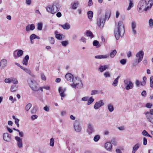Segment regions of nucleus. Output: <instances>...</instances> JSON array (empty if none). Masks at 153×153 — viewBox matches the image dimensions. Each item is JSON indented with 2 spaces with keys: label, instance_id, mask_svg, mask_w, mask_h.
<instances>
[{
  "label": "nucleus",
  "instance_id": "nucleus-23",
  "mask_svg": "<svg viewBox=\"0 0 153 153\" xmlns=\"http://www.w3.org/2000/svg\"><path fill=\"white\" fill-rule=\"evenodd\" d=\"M107 107L108 109L109 112H112L114 111V105L111 103H108L107 105Z\"/></svg>",
  "mask_w": 153,
  "mask_h": 153
},
{
  "label": "nucleus",
  "instance_id": "nucleus-42",
  "mask_svg": "<svg viewBox=\"0 0 153 153\" xmlns=\"http://www.w3.org/2000/svg\"><path fill=\"white\" fill-rule=\"evenodd\" d=\"M11 82L13 83L14 84H17L18 82L17 79L13 77H11Z\"/></svg>",
  "mask_w": 153,
  "mask_h": 153
},
{
  "label": "nucleus",
  "instance_id": "nucleus-49",
  "mask_svg": "<svg viewBox=\"0 0 153 153\" xmlns=\"http://www.w3.org/2000/svg\"><path fill=\"white\" fill-rule=\"evenodd\" d=\"M117 128L120 131H123L125 130L126 128L125 126H121L119 127H117Z\"/></svg>",
  "mask_w": 153,
  "mask_h": 153
},
{
  "label": "nucleus",
  "instance_id": "nucleus-30",
  "mask_svg": "<svg viewBox=\"0 0 153 153\" xmlns=\"http://www.w3.org/2000/svg\"><path fill=\"white\" fill-rule=\"evenodd\" d=\"M87 15L88 19L91 20L93 17V13L92 11H89L87 13Z\"/></svg>",
  "mask_w": 153,
  "mask_h": 153
},
{
  "label": "nucleus",
  "instance_id": "nucleus-55",
  "mask_svg": "<svg viewBox=\"0 0 153 153\" xmlns=\"http://www.w3.org/2000/svg\"><path fill=\"white\" fill-rule=\"evenodd\" d=\"M4 82L6 83H10L11 82V78L5 79H4Z\"/></svg>",
  "mask_w": 153,
  "mask_h": 153
},
{
  "label": "nucleus",
  "instance_id": "nucleus-14",
  "mask_svg": "<svg viewBox=\"0 0 153 153\" xmlns=\"http://www.w3.org/2000/svg\"><path fill=\"white\" fill-rule=\"evenodd\" d=\"M15 140L17 141V145L19 148H21L23 147L22 139L20 137L16 136L15 137Z\"/></svg>",
  "mask_w": 153,
  "mask_h": 153
},
{
  "label": "nucleus",
  "instance_id": "nucleus-50",
  "mask_svg": "<svg viewBox=\"0 0 153 153\" xmlns=\"http://www.w3.org/2000/svg\"><path fill=\"white\" fill-rule=\"evenodd\" d=\"M98 94V91L97 90H93L91 91V95H94Z\"/></svg>",
  "mask_w": 153,
  "mask_h": 153
},
{
  "label": "nucleus",
  "instance_id": "nucleus-59",
  "mask_svg": "<svg viewBox=\"0 0 153 153\" xmlns=\"http://www.w3.org/2000/svg\"><path fill=\"white\" fill-rule=\"evenodd\" d=\"M111 143L112 144L115 146H116L117 144V141L115 139H113L111 140Z\"/></svg>",
  "mask_w": 153,
  "mask_h": 153
},
{
  "label": "nucleus",
  "instance_id": "nucleus-26",
  "mask_svg": "<svg viewBox=\"0 0 153 153\" xmlns=\"http://www.w3.org/2000/svg\"><path fill=\"white\" fill-rule=\"evenodd\" d=\"M109 57V55H97L95 56V58L97 59H106Z\"/></svg>",
  "mask_w": 153,
  "mask_h": 153
},
{
  "label": "nucleus",
  "instance_id": "nucleus-22",
  "mask_svg": "<svg viewBox=\"0 0 153 153\" xmlns=\"http://www.w3.org/2000/svg\"><path fill=\"white\" fill-rule=\"evenodd\" d=\"M105 149L108 151H111L112 149V144L111 143L107 142H106L105 145Z\"/></svg>",
  "mask_w": 153,
  "mask_h": 153
},
{
  "label": "nucleus",
  "instance_id": "nucleus-37",
  "mask_svg": "<svg viewBox=\"0 0 153 153\" xmlns=\"http://www.w3.org/2000/svg\"><path fill=\"white\" fill-rule=\"evenodd\" d=\"M78 3L77 2H76L71 4V8L73 9H76L77 8Z\"/></svg>",
  "mask_w": 153,
  "mask_h": 153
},
{
  "label": "nucleus",
  "instance_id": "nucleus-24",
  "mask_svg": "<svg viewBox=\"0 0 153 153\" xmlns=\"http://www.w3.org/2000/svg\"><path fill=\"white\" fill-rule=\"evenodd\" d=\"M7 65V61L5 59H3L1 60L0 62V66L2 68H4L6 67Z\"/></svg>",
  "mask_w": 153,
  "mask_h": 153
},
{
  "label": "nucleus",
  "instance_id": "nucleus-28",
  "mask_svg": "<svg viewBox=\"0 0 153 153\" xmlns=\"http://www.w3.org/2000/svg\"><path fill=\"white\" fill-rule=\"evenodd\" d=\"M120 76H118L114 80L112 83V85L114 87H116L117 86L118 81V79L120 78Z\"/></svg>",
  "mask_w": 153,
  "mask_h": 153
},
{
  "label": "nucleus",
  "instance_id": "nucleus-53",
  "mask_svg": "<svg viewBox=\"0 0 153 153\" xmlns=\"http://www.w3.org/2000/svg\"><path fill=\"white\" fill-rule=\"evenodd\" d=\"M36 35L34 34H32V35H30V39H31V40H33L36 39Z\"/></svg>",
  "mask_w": 153,
  "mask_h": 153
},
{
  "label": "nucleus",
  "instance_id": "nucleus-60",
  "mask_svg": "<svg viewBox=\"0 0 153 153\" xmlns=\"http://www.w3.org/2000/svg\"><path fill=\"white\" fill-rule=\"evenodd\" d=\"M37 117L38 116L36 115H33L31 116V119L33 120L36 119Z\"/></svg>",
  "mask_w": 153,
  "mask_h": 153
},
{
  "label": "nucleus",
  "instance_id": "nucleus-41",
  "mask_svg": "<svg viewBox=\"0 0 153 153\" xmlns=\"http://www.w3.org/2000/svg\"><path fill=\"white\" fill-rule=\"evenodd\" d=\"M149 26L150 28H152L153 27V20L151 19L149 21Z\"/></svg>",
  "mask_w": 153,
  "mask_h": 153
},
{
  "label": "nucleus",
  "instance_id": "nucleus-35",
  "mask_svg": "<svg viewBox=\"0 0 153 153\" xmlns=\"http://www.w3.org/2000/svg\"><path fill=\"white\" fill-rule=\"evenodd\" d=\"M17 86L16 85H12L11 86L10 88V91L12 92H14L16 91L17 89Z\"/></svg>",
  "mask_w": 153,
  "mask_h": 153
},
{
  "label": "nucleus",
  "instance_id": "nucleus-1",
  "mask_svg": "<svg viewBox=\"0 0 153 153\" xmlns=\"http://www.w3.org/2000/svg\"><path fill=\"white\" fill-rule=\"evenodd\" d=\"M125 33L124 25L123 23L119 21L118 23L117 27L114 30V36L117 40L119 39L120 37H122Z\"/></svg>",
  "mask_w": 153,
  "mask_h": 153
},
{
  "label": "nucleus",
  "instance_id": "nucleus-61",
  "mask_svg": "<svg viewBox=\"0 0 153 153\" xmlns=\"http://www.w3.org/2000/svg\"><path fill=\"white\" fill-rule=\"evenodd\" d=\"M9 100L12 102V103H13L14 102L16 101V99L15 98H13V97L11 96L9 97Z\"/></svg>",
  "mask_w": 153,
  "mask_h": 153
},
{
  "label": "nucleus",
  "instance_id": "nucleus-36",
  "mask_svg": "<svg viewBox=\"0 0 153 153\" xmlns=\"http://www.w3.org/2000/svg\"><path fill=\"white\" fill-rule=\"evenodd\" d=\"M117 53V51L115 50H114L111 52L110 54V56L111 58H114Z\"/></svg>",
  "mask_w": 153,
  "mask_h": 153
},
{
  "label": "nucleus",
  "instance_id": "nucleus-46",
  "mask_svg": "<svg viewBox=\"0 0 153 153\" xmlns=\"http://www.w3.org/2000/svg\"><path fill=\"white\" fill-rule=\"evenodd\" d=\"M61 44L63 46L65 47L68 44V41H64L61 42Z\"/></svg>",
  "mask_w": 153,
  "mask_h": 153
},
{
  "label": "nucleus",
  "instance_id": "nucleus-2",
  "mask_svg": "<svg viewBox=\"0 0 153 153\" xmlns=\"http://www.w3.org/2000/svg\"><path fill=\"white\" fill-rule=\"evenodd\" d=\"M110 15V12L108 11L106 12L105 16L102 15L97 18V24L100 28L103 27L105 22V19L108 20L109 18Z\"/></svg>",
  "mask_w": 153,
  "mask_h": 153
},
{
  "label": "nucleus",
  "instance_id": "nucleus-7",
  "mask_svg": "<svg viewBox=\"0 0 153 153\" xmlns=\"http://www.w3.org/2000/svg\"><path fill=\"white\" fill-rule=\"evenodd\" d=\"M28 82L30 87L32 90L35 91L38 90V84L36 81L32 79H30L28 80Z\"/></svg>",
  "mask_w": 153,
  "mask_h": 153
},
{
  "label": "nucleus",
  "instance_id": "nucleus-16",
  "mask_svg": "<svg viewBox=\"0 0 153 153\" xmlns=\"http://www.w3.org/2000/svg\"><path fill=\"white\" fill-rule=\"evenodd\" d=\"M131 27L133 34L135 35L136 34L137 31L135 29L136 27V23L135 21H133L131 22Z\"/></svg>",
  "mask_w": 153,
  "mask_h": 153
},
{
  "label": "nucleus",
  "instance_id": "nucleus-27",
  "mask_svg": "<svg viewBox=\"0 0 153 153\" xmlns=\"http://www.w3.org/2000/svg\"><path fill=\"white\" fill-rule=\"evenodd\" d=\"M29 59V56L28 55H27L25 56L23 60L22 63L23 64L27 65V64L28 61Z\"/></svg>",
  "mask_w": 153,
  "mask_h": 153
},
{
  "label": "nucleus",
  "instance_id": "nucleus-4",
  "mask_svg": "<svg viewBox=\"0 0 153 153\" xmlns=\"http://www.w3.org/2000/svg\"><path fill=\"white\" fill-rule=\"evenodd\" d=\"M73 83L70 84V85L73 88L80 89L82 88L83 85L82 80L79 78L75 77L73 80Z\"/></svg>",
  "mask_w": 153,
  "mask_h": 153
},
{
  "label": "nucleus",
  "instance_id": "nucleus-43",
  "mask_svg": "<svg viewBox=\"0 0 153 153\" xmlns=\"http://www.w3.org/2000/svg\"><path fill=\"white\" fill-rule=\"evenodd\" d=\"M100 138V136L99 135H97L94 136L93 140L94 142H97L98 141Z\"/></svg>",
  "mask_w": 153,
  "mask_h": 153
},
{
  "label": "nucleus",
  "instance_id": "nucleus-19",
  "mask_svg": "<svg viewBox=\"0 0 153 153\" xmlns=\"http://www.w3.org/2000/svg\"><path fill=\"white\" fill-rule=\"evenodd\" d=\"M3 138L4 140L7 141L9 142L11 140V137L7 133H4L3 134Z\"/></svg>",
  "mask_w": 153,
  "mask_h": 153
},
{
  "label": "nucleus",
  "instance_id": "nucleus-40",
  "mask_svg": "<svg viewBox=\"0 0 153 153\" xmlns=\"http://www.w3.org/2000/svg\"><path fill=\"white\" fill-rule=\"evenodd\" d=\"M48 40H49L50 43L52 44H53L55 42L54 39L52 37H49L48 38Z\"/></svg>",
  "mask_w": 153,
  "mask_h": 153
},
{
  "label": "nucleus",
  "instance_id": "nucleus-11",
  "mask_svg": "<svg viewBox=\"0 0 153 153\" xmlns=\"http://www.w3.org/2000/svg\"><path fill=\"white\" fill-rule=\"evenodd\" d=\"M75 130L77 132H80L82 130V128L79 123L78 122H75L74 124Z\"/></svg>",
  "mask_w": 153,
  "mask_h": 153
},
{
  "label": "nucleus",
  "instance_id": "nucleus-63",
  "mask_svg": "<svg viewBox=\"0 0 153 153\" xmlns=\"http://www.w3.org/2000/svg\"><path fill=\"white\" fill-rule=\"evenodd\" d=\"M147 144V139L146 138L144 137L143 138V144L146 145Z\"/></svg>",
  "mask_w": 153,
  "mask_h": 153
},
{
  "label": "nucleus",
  "instance_id": "nucleus-10",
  "mask_svg": "<svg viewBox=\"0 0 153 153\" xmlns=\"http://www.w3.org/2000/svg\"><path fill=\"white\" fill-rule=\"evenodd\" d=\"M104 105L103 101L102 100H100L95 102L94 106V108L97 110Z\"/></svg>",
  "mask_w": 153,
  "mask_h": 153
},
{
  "label": "nucleus",
  "instance_id": "nucleus-56",
  "mask_svg": "<svg viewBox=\"0 0 153 153\" xmlns=\"http://www.w3.org/2000/svg\"><path fill=\"white\" fill-rule=\"evenodd\" d=\"M120 62L122 65H124L126 62V59H123Z\"/></svg>",
  "mask_w": 153,
  "mask_h": 153
},
{
  "label": "nucleus",
  "instance_id": "nucleus-47",
  "mask_svg": "<svg viewBox=\"0 0 153 153\" xmlns=\"http://www.w3.org/2000/svg\"><path fill=\"white\" fill-rule=\"evenodd\" d=\"M104 76L105 77H109L111 76V74L108 71L105 72L104 73Z\"/></svg>",
  "mask_w": 153,
  "mask_h": 153
},
{
  "label": "nucleus",
  "instance_id": "nucleus-51",
  "mask_svg": "<svg viewBox=\"0 0 153 153\" xmlns=\"http://www.w3.org/2000/svg\"><path fill=\"white\" fill-rule=\"evenodd\" d=\"M140 62H138V60L136 59L133 61L132 65L133 66H136L137 65L138 63Z\"/></svg>",
  "mask_w": 153,
  "mask_h": 153
},
{
  "label": "nucleus",
  "instance_id": "nucleus-15",
  "mask_svg": "<svg viewBox=\"0 0 153 153\" xmlns=\"http://www.w3.org/2000/svg\"><path fill=\"white\" fill-rule=\"evenodd\" d=\"M66 89L65 88H62L61 87H59L58 91L59 93L60 94V96L62 97H65L66 95L65 94V92L66 91Z\"/></svg>",
  "mask_w": 153,
  "mask_h": 153
},
{
  "label": "nucleus",
  "instance_id": "nucleus-6",
  "mask_svg": "<svg viewBox=\"0 0 153 153\" xmlns=\"http://www.w3.org/2000/svg\"><path fill=\"white\" fill-rule=\"evenodd\" d=\"M123 82L126 89L128 91L130 89H131L134 87V85L132 82L129 79H125Z\"/></svg>",
  "mask_w": 153,
  "mask_h": 153
},
{
  "label": "nucleus",
  "instance_id": "nucleus-12",
  "mask_svg": "<svg viewBox=\"0 0 153 153\" xmlns=\"http://www.w3.org/2000/svg\"><path fill=\"white\" fill-rule=\"evenodd\" d=\"M144 114L147 120L150 123L153 124V116L149 114V111H146L144 112Z\"/></svg>",
  "mask_w": 153,
  "mask_h": 153
},
{
  "label": "nucleus",
  "instance_id": "nucleus-33",
  "mask_svg": "<svg viewBox=\"0 0 153 153\" xmlns=\"http://www.w3.org/2000/svg\"><path fill=\"white\" fill-rule=\"evenodd\" d=\"M147 5L149 8V10H150L153 5V0H149L148 2Z\"/></svg>",
  "mask_w": 153,
  "mask_h": 153
},
{
  "label": "nucleus",
  "instance_id": "nucleus-57",
  "mask_svg": "<svg viewBox=\"0 0 153 153\" xmlns=\"http://www.w3.org/2000/svg\"><path fill=\"white\" fill-rule=\"evenodd\" d=\"M24 71L30 75H31V71L27 68H26Z\"/></svg>",
  "mask_w": 153,
  "mask_h": 153
},
{
  "label": "nucleus",
  "instance_id": "nucleus-3",
  "mask_svg": "<svg viewBox=\"0 0 153 153\" xmlns=\"http://www.w3.org/2000/svg\"><path fill=\"white\" fill-rule=\"evenodd\" d=\"M146 1L145 0L140 1L137 6V10L139 13H141L143 11L146 12L149 10Z\"/></svg>",
  "mask_w": 153,
  "mask_h": 153
},
{
  "label": "nucleus",
  "instance_id": "nucleus-52",
  "mask_svg": "<svg viewBox=\"0 0 153 153\" xmlns=\"http://www.w3.org/2000/svg\"><path fill=\"white\" fill-rule=\"evenodd\" d=\"M152 106V104L150 103H147L145 105L146 107L149 108H151Z\"/></svg>",
  "mask_w": 153,
  "mask_h": 153
},
{
  "label": "nucleus",
  "instance_id": "nucleus-17",
  "mask_svg": "<svg viewBox=\"0 0 153 153\" xmlns=\"http://www.w3.org/2000/svg\"><path fill=\"white\" fill-rule=\"evenodd\" d=\"M65 78L67 81L69 82H71L72 81H73L74 78L73 75L71 73L66 74L65 76Z\"/></svg>",
  "mask_w": 153,
  "mask_h": 153
},
{
  "label": "nucleus",
  "instance_id": "nucleus-31",
  "mask_svg": "<svg viewBox=\"0 0 153 153\" xmlns=\"http://www.w3.org/2000/svg\"><path fill=\"white\" fill-rule=\"evenodd\" d=\"M129 3L128 4V6L127 9L128 10H129L133 7L134 4L132 0H129Z\"/></svg>",
  "mask_w": 153,
  "mask_h": 153
},
{
  "label": "nucleus",
  "instance_id": "nucleus-13",
  "mask_svg": "<svg viewBox=\"0 0 153 153\" xmlns=\"http://www.w3.org/2000/svg\"><path fill=\"white\" fill-rule=\"evenodd\" d=\"M109 68V65H100L98 68V71L102 73L106 69H108Z\"/></svg>",
  "mask_w": 153,
  "mask_h": 153
},
{
  "label": "nucleus",
  "instance_id": "nucleus-5",
  "mask_svg": "<svg viewBox=\"0 0 153 153\" xmlns=\"http://www.w3.org/2000/svg\"><path fill=\"white\" fill-rule=\"evenodd\" d=\"M59 5L58 4L54 3L52 6L49 5L47 6L46 9L48 12L52 14L54 13L59 10Z\"/></svg>",
  "mask_w": 153,
  "mask_h": 153
},
{
  "label": "nucleus",
  "instance_id": "nucleus-44",
  "mask_svg": "<svg viewBox=\"0 0 153 153\" xmlns=\"http://www.w3.org/2000/svg\"><path fill=\"white\" fill-rule=\"evenodd\" d=\"M32 106V104L29 103L25 107V110L27 111H28L30 109Z\"/></svg>",
  "mask_w": 153,
  "mask_h": 153
},
{
  "label": "nucleus",
  "instance_id": "nucleus-32",
  "mask_svg": "<svg viewBox=\"0 0 153 153\" xmlns=\"http://www.w3.org/2000/svg\"><path fill=\"white\" fill-rule=\"evenodd\" d=\"M57 32L56 31H55V34H56V38L58 39V40H61L62 38L63 35L61 34H56V33Z\"/></svg>",
  "mask_w": 153,
  "mask_h": 153
},
{
  "label": "nucleus",
  "instance_id": "nucleus-45",
  "mask_svg": "<svg viewBox=\"0 0 153 153\" xmlns=\"http://www.w3.org/2000/svg\"><path fill=\"white\" fill-rule=\"evenodd\" d=\"M54 140L53 138H51L50 140V145L52 147H53L54 146Z\"/></svg>",
  "mask_w": 153,
  "mask_h": 153
},
{
  "label": "nucleus",
  "instance_id": "nucleus-64",
  "mask_svg": "<svg viewBox=\"0 0 153 153\" xmlns=\"http://www.w3.org/2000/svg\"><path fill=\"white\" fill-rule=\"evenodd\" d=\"M43 109L45 111L47 112L49 111L50 110L49 107L47 106L44 107L43 108Z\"/></svg>",
  "mask_w": 153,
  "mask_h": 153
},
{
  "label": "nucleus",
  "instance_id": "nucleus-20",
  "mask_svg": "<svg viewBox=\"0 0 153 153\" xmlns=\"http://www.w3.org/2000/svg\"><path fill=\"white\" fill-rule=\"evenodd\" d=\"M140 146V143H137L135 144L133 147L132 153H136Z\"/></svg>",
  "mask_w": 153,
  "mask_h": 153
},
{
  "label": "nucleus",
  "instance_id": "nucleus-38",
  "mask_svg": "<svg viewBox=\"0 0 153 153\" xmlns=\"http://www.w3.org/2000/svg\"><path fill=\"white\" fill-rule=\"evenodd\" d=\"M86 35L87 36L90 37L91 38H92L94 37L93 33L89 30H88L87 31Z\"/></svg>",
  "mask_w": 153,
  "mask_h": 153
},
{
  "label": "nucleus",
  "instance_id": "nucleus-34",
  "mask_svg": "<svg viewBox=\"0 0 153 153\" xmlns=\"http://www.w3.org/2000/svg\"><path fill=\"white\" fill-rule=\"evenodd\" d=\"M94 101V99L92 97H91L88 100L87 105H89L93 103Z\"/></svg>",
  "mask_w": 153,
  "mask_h": 153
},
{
  "label": "nucleus",
  "instance_id": "nucleus-39",
  "mask_svg": "<svg viewBox=\"0 0 153 153\" xmlns=\"http://www.w3.org/2000/svg\"><path fill=\"white\" fill-rule=\"evenodd\" d=\"M43 24L42 23H39L37 25V29L39 30H41L42 29Z\"/></svg>",
  "mask_w": 153,
  "mask_h": 153
},
{
  "label": "nucleus",
  "instance_id": "nucleus-58",
  "mask_svg": "<svg viewBox=\"0 0 153 153\" xmlns=\"http://www.w3.org/2000/svg\"><path fill=\"white\" fill-rule=\"evenodd\" d=\"M99 42L97 40H94L93 42V45L94 46H97L98 45Z\"/></svg>",
  "mask_w": 153,
  "mask_h": 153
},
{
  "label": "nucleus",
  "instance_id": "nucleus-62",
  "mask_svg": "<svg viewBox=\"0 0 153 153\" xmlns=\"http://www.w3.org/2000/svg\"><path fill=\"white\" fill-rule=\"evenodd\" d=\"M37 110V109L36 107H34L31 110V113L32 114H35Z\"/></svg>",
  "mask_w": 153,
  "mask_h": 153
},
{
  "label": "nucleus",
  "instance_id": "nucleus-18",
  "mask_svg": "<svg viewBox=\"0 0 153 153\" xmlns=\"http://www.w3.org/2000/svg\"><path fill=\"white\" fill-rule=\"evenodd\" d=\"M35 28V25L33 24L28 25L25 27V30L27 32H29L30 30H33Z\"/></svg>",
  "mask_w": 153,
  "mask_h": 153
},
{
  "label": "nucleus",
  "instance_id": "nucleus-25",
  "mask_svg": "<svg viewBox=\"0 0 153 153\" xmlns=\"http://www.w3.org/2000/svg\"><path fill=\"white\" fill-rule=\"evenodd\" d=\"M60 25L65 30H69L71 27L70 25L68 23H65L63 25Z\"/></svg>",
  "mask_w": 153,
  "mask_h": 153
},
{
  "label": "nucleus",
  "instance_id": "nucleus-29",
  "mask_svg": "<svg viewBox=\"0 0 153 153\" xmlns=\"http://www.w3.org/2000/svg\"><path fill=\"white\" fill-rule=\"evenodd\" d=\"M136 86L137 87H139L140 85L144 86L145 85L144 83L142 82L139 81L138 80H136L135 82Z\"/></svg>",
  "mask_w": 153,
  "mask_h": 153
},
{
  "label": "nucleus",
  "instance_id": "nucleus-9",
  "mask_svg": "<svg viewBox=\"0 0 153 153\" xmlns=\"http://www.w3.org/2000/svg\"><path fill=\"white\" fill-rule=\"evenodd\" d=\"M94 131V129L93 126L91 123H89L88 124L87 132L89 135L92 134Z\"/></svg>",
  "mask_w": 153,
  "mask_h": 153
},
{
  "label": "nucleus",
  "instance_id": "nucleus-8",
  "mask_svg": "<svg viewBox=\"0 0 153 153\" xmlns=\"http://www.w3.org/2000/svg\"><path fill=\"white\" fill-rule=\"evenodd\" d=\"M144 55V52L143 50L138 52L135 54V57L138 60V62H140L143 60Z\"/></svg>",
  "mask_w": 153,
  "mask_h": 153
},
{
  "label": "nucleus",
  "instance_id": "nucleus-48",
  "mask_svg": "<svg viewBox=\"0 0 153 153\" xmlns=\"http://www.w3.org/2000/svg\"><path fill=\"white\" fill-rule=\"evenodd\" d=\"M150 86L152 88H153V76H151L150 77Z\"/></svg>",
  "mask_w": 153,
  "mask_h": 153
},
{
  "label": "nucleus",
  "instance_id": "nucleus-54",
  "mask_svg": "<svg viewBox=\"0 0 153 153\" xmlns=\"http://www.w3.org/2000/svg\"><path fill=\"white\" fill-rule=\"evenodd\" d=\"M148 134L147 132L145 130H143L141 133L142 135L145 137H147Z\"/></svg>",
  "mask_w": 153,
  "mask_h": 153
},
{
  "label": "nucleus",
  "instance_id": "nucleus-21",
  "mask_svg": "<svg viewBox=\"0 0 153 153\" xmlns=\"http://www.w3.org/2000/svg\"><path fill=\"white\" fill-rule=\"evenodd\" d=\"M23 53V51L22 50H18L17 52V54L16 55L15 54V52H14L13 53V56L15 59L18 58V57H20L22 56Z\"/></svg>",
  "mask_w": 153,
  "mask_h": 153
}]
</instances>
